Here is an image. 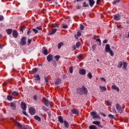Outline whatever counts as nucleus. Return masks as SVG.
Masks as SVG:
<instances>
[{"instance_id": "26", "label": "nucleus", "mask_w": 129, "mask_h": 129, "mask_svg": "<svg viewBox=\"0 0 129 129\" xmlns=\"http://www.w3.org/2000/svg\"><path fill=\"white\" fill-rule=\"evenodd\" d=\"M90 114L93 116V118H95V116L97 114L95 112H91Z\"/></svg>"}, {"instance_id": "9", "label": "nucleus", "mask_w": 129, "mask_h": 129, "mask_svg": "<svg viewBox=\"0 0 129 129\" xmlns=\"http://www.w3.org/2000/svg\"><path fill=\"white\" fill-rule=\"evenodd\" d=\"M29 113L31 115H33V114L36 113V111L35 110V109L31 108L29 109Z\"/></svg>"}, {"instance_id": "16", "label": "nucleus", "mask_w": 129, "mask_h": 129, "mask_svg": "<svg viewBox=\"0 0 129 129\" xmlns=\"http://www.w3.org/2000/svg\"><path fill=\"white\" fill-rule=\"evenodd\" d=\"M111 88L114 90L117 91V92H119V88H118V87H117L116 86H112Z\"/></svg>"}, {"instance_id": "8", "label": "nucleus", "mask_w": 129, "mask_h": 129, "mask_svg": "<svg viewBox=\"0 0 129 129\" xmlns=\"http://www.w3.org/2000/svg\"><path fill=\"white\" fill-rule=\"evenodd\" d=\"M72 113H73V114H77L78 115L79 114V111H78V110L76 109H73L71 110Z\"/></svg>"}, {"instance_id": "54", "label": "nucleus", "mask_w": 129, "mask_h": 129, "mask_svg": "<svg viewBox=\"0 0 129 129\" xmlns=\"http://www.w3.org/2000/svg\"><path fill=\"white\" fill-rule=\"evenodd\" d=\"M31 42H32V39H28V44H31Z\"/></svg>"}, {"instance_id": "60", "label": "nucleus", "mask_w": 129, "mask_h": 129, "mask_svg": "<svg viewBox=\"0 0 129 129\" xmlns=\"http://www.w3.org/2000/svg\"><path fill=\"white\" fill-rule=\"evenodd\" d=\"M23 114H24V115H26V116H28V114H27V112H26V111H23Z\"/></svg>"}, {"instance_id": "13", "label": "nucleus", "mask_w": 129, "mask_h": 129, "mask_svg": "<svg viewBox=\"0 0 129 129\" xmlns=\"http://www.w3.org/2000/svg\"><path fill=\"white\" fill-rule=\"evenodd\" d=\"M79 73L81 75H85V74H86V72L85 71V70L81 69V70H80Z\"/></svg>"}, {"instance_id": "61", "label": "nucleus", "mask_w": 129, "mask_h": 129, "mask_svg": "<svg viewBox=\"0 0 129 129\" xmlns=\"http://www.w3.org/2000/svg\"><path fill=\"white\" fill-rule=\"evenodd\" d=\"M77 10H80L81 9V7H80L79 6H77Z\"/></svg>"}, {"instance_id": "34", "label": "nucleus", "mask_w": 129, "mask_h": 129, "mask_svg": "<svg viewBox=\"0 0 129 129\" xmlns=\"http://www.w3.org/2000/svg\"><path fill=\"white\" fill-rule=\"evenodd\" d=\"M51 28H56V27L58 28V25L56 23H53L51 24Z\"/></svg>"}, {"instance_id": "51", "label": "nucleus", "mask_w": 129, "mask_h": 129, "mask_svg": "<svg viewBox=\"0 0 129 129\" xmlns=\"http://www.w3.org/2000/svg\"><path fill=\"white\" fill-rule=\"evenodd\" d=\"M92 48L93 50H95L96 49V44L92 45Z\"/></svg>"}, {"instance_id": "43", "label": "nucleus", "mask_w": 129, "mask_h": 129, "mask_svg": "<svg viewBox=\"0 0 129 129\" xmlns=\"http://www.w3.org/2000/svg\"><path fill=\"white\" fill-rule=\"evenodd\" d=\"M88 77H89L90 79H91V78H92V75L91 74V73H89L88 74Z\"/></svg>"}, {"instance_id": "3", "label": "nucleus", "mask_w": 129, "mask_h": 129, "mask_svg": "<svg viewBox=\"0 0 129 129\" xmlns=\"http://www.w3.org/2000/svg\"><path fill=\"white\" fill-rule=\"evenodd\" d=\"M10 106L11 107L12 109L15 110L16 109V103L12 102L9 104Z\"/></svg>"}, {"instance_id": "44", "label": "nucleus", "mask_w": 129, "mask_h": 129, "mask_svg": "<svg viewBox=\"0 0 129 129\" xmlns=\"http://www.w3.org/2000/svg\"><path fill=\"white\" fill-rule=\"evenodd\" d=\"M32 71L33 73H37V71H38V70L37 69V68H34L32 70Z\"/></svg>"}, {"instance_id": "62", "label": "nucleus", "mask_w": 129, "mask_h": 129, "mask_svg": "<svg viewBox=\"0 0 129 129\" xmlns=\"http://www.w3.org/2000/svg\"><path fill=\"white\" fill-rule=\"evenodd\" d=\"M33 98L34 100H37V96L36 95L34 96Z\"/></svg>"}, {"instance_id": "37", "label": "nucleus", "mask_w": 129, "mask_h": 129, "mask_svg": "<svg viewBox=\"0 0 129 129\" xmlns=\"http://www.w3.org/2000/svg\"><path fill=\"white\" fill-rule=\"evenodd\" d=\"M83 7H84V8H86L87 7H89V5H88V4H87V3H86V2H85L83 3Z\"/></svg>"}, {"instance_id": "12", "label": "nucleus", "mask_w": 129, "mask_h": 129, "mask_svg": "<svg viewBox=\"0 0 129 129\" xmlns=\"http://www.w3.org/2000/svg\"><path fill=\"white\" fill-rule=\"evenodd\" d=\"M89 5L91 8H92V7H93V6H94V4H95L94 0H89Z\"/></svg>"}, {"instance_id": "11", "label": "nucleus", "mask_w": 129, "mask_h": 129, "mask_svg": "<svg viewBox=\"0 0 129 129\" xmlns=\"http://www.w3.org/2000/svg\"><path fill=\"white\" fill-rule=\"evenodd\" d=\"M61 83V79L59 78H56L55 80V82L54 83V84H56V85H59Z\"/></svg>"}, {"instance_id": "7", "label": "nucleus", "mask_w": 129, "mask_h": 129, "mask_svg": "<svg viewBox=\"0 0 129 129\" xmlns=\"http://www.w3.org/2000/svg\"><path fill=\"white\" fill-rule=\"evenodd\" d=\"M21 107L23 110H26L27 109V105L24 102H22L21 104Z\"/></svg>"}, {"instance_id": "24", "label": "nucleus", "mask_w": 129, "mask_h": 129, "mask_svg": "<svg viewBox=\"0 0 129 129\" xmlns=\"http://www.w3.org/2000/svg\"><path fill=\"white\" fill-rule=\"evenodd\" d=\"M63 123H64V125L66 127H67V128H68V127H69V123H68V122H67V121L64 120L63 121Z\"/></svg>"}, {"instance_id": "48", "label": "nucleus", "mask_w": 129, "mask_h": 129, "mask_svg": "<svg viewBox=\"0 0 129 129\" xmlns=\"http://www.w3.org/2000/svg\"><path fill=\"white\" fill-rule=\"evenodd\" d=\"M32 31L34 32L35 34H37V33H38V30L35 28L32 29Z\"/></svg>"}, {"instance_id": "35", "label": "nucleus", "mask_w": 129, "mask_h": 129, "mask_svg": "<svg viewBox=\"0 0 129 129\" xmlns=\"http://www.w3.org/2000/svg\"><path fill=\"white\" fill-rule=\"evenodd\" d=\"M54 59L55 60H56V61H59V59H60V56L59 55L55 56Z\"/></svg>"}, {"instance_id": "53", "label": "nucleus", "mask_w": 129, "mask_h": 129, "mask_svg": "<svg viewBox=\"0 0 129 129\" xmlns=\"http://www.w3.org/2000/svg\"><path fill=\"white\" fill-rule=\"evenodd\" d=\"M42 108H43V110H45V111H47V110H48V109H47V108H46V107H45V106H43Z\"/></svg>"}, {"instance_id": "59", "label": "nucleus", "mask_w": 129, "mask_h": 129, "mask_svg": "<svg viewBox=\"0 0 129 129\" xmlns=\"http://www.w3.org/2000/svg\"><path fill=\"white\" fill-rule=\"evenodd\" d=\"M36 29L37 30H39V31H42V28H41V27H36Z\"/></svg>"}, {"instance_id": "32", "label": "nucleus", "mask_w": 129, "mask_h": 129, "mask_svg": "<svg viewBox=\"0 0 129 129\" xmlns=\"http://www.w3.org/2000/svg\"><path fill=\"white\" fill-rule=\"evenodd\" d=\"M34 77H35L36 80H40L41 79V78H40V76L39 75H35Z\"/></svg>"}, {"instance_id": "17", "label": "nucleus", "mask_w": 129, "mask_h": 129, "mask_svg": "<svg viewBox=\"0 0 129 129\" xmlns=\"http://www.w3.org/2000/svg\"><path fill=\"white\" fill-rule=\"evenodd\" d=\"M100 89L102 92H104V91H106V88L105 87H102L100 86L99 87Z\"/></svg>"}, {"instance_id": "57", "label": "nucleus", "mask_w": 129, "mask_h": 129, "mask_svg": "<svg viewBox=\"0 0 129 129\" xmlns=\"http://www.w3.org/2000/svg\"><path fill=\"white\" fill-rule=\"evenodd\" d=\"M3 20H4V16H3V15H1L0 16V21H3Z\"/></svg>"}, {"instance_id": "33", "label": "nucleus", "mask_w": 129, "mask_h": 129, "mask_svg": "<svg viewBox=\"0 0 129 129\" xmlns=\"http://www.w3.org/2000/svg\"><path fill=\"white\" fill-rule=\"evenodd\" d=\"M119 2H120V0H114L113 5L115 6L116 4H117V3H119Z\"/></svg>"}, {"instance_id": "46", "label": "nucleus", "mask_w": 129, "mask_h": 129, "mask_svg": "<svg viewBox=\"0 0 129 129\" xmlns=\"http://www.w3.org/2000/svg\"><path fill=\"white\" fill-rule=\"evenodd\" d=\"M109 52L110 55H111V56H113L114 53H113V51H112V50H110L109 51Z\"/></svg>"}, {"instance_id": "10", "label": "nucleus", "mask_w": 129, "mask_h": 129, "mask_svg": "<svg viewBox=\"0 0 129 129\" xmlns=\"http://www.w3.org/2000/svg\"><path fill=\"white\" fill-rule=\"evenodd\" d=\"M44 100L45 105L47 107L49 106V105L50 104V103L49 102V101H48V99L44 98Z\"/></svg>"}, {"instance_id": "21", "label": "nucleus", "mask_w": 129, "mask_h": 129, "mask_svg": "<svg viewBox=\"0 0 129 129\" xmlns=\"http://www.w3.org/2000/svg\"><path fill=\"white\" fill-rule=\"evenodd\" d=\"M6 32L7 33L8 35H11L12 34V32H13V29H6Z\"/></svg>"}, {"instance_id": "56", "label": "nucleus", "mask_w": 129, "mask_h": 129, "mask_svg": "<svg viewBox=\"0 0 129 129\" xmlns=\"http://www.w3.org/2000/svg\"><path fill=\"white\" fill-rule=\"evenodd\" d=\"M77 58L79 60H81V59H82V55H79L78 56H77Z\"/></svg>"}, {"instance_id": "5", "label": "nucleus", "mask_w": 129, "mask_h": 129, "mask_svg": "<svg viewBox=\"0 0 129 129\" xmlns=\"http://www.w3.org/2000/svg\"><path fill=\"white\" fill-rule=\"evenodd\" d=\"M114 20H115V21H119L120 19V15H119V14H116L115 15H114Z\"/></svg>"}, {"instance_id": "1", "label": "nucleus", "mask_w": 129, "mask_h": 129, "mask_svg": "<svg viewBox=\"0 0 129 129\" xmlns=\"http://www.w3.org/2000/svg\"><path fill=\"white\" fill-rule=\"evenodd\" d=\"M115 107L117 109V110L120 112V113H121L122 112V111H123V109L121 108V106H120V105H119L118 103H117L115 105Z\"/></svg>"}, {"instance_id": "36", "label": "nucleus", "mask_w": 129, "mask_h": 129, "mask_svg": "<svg viewBox=\"0 0 129 129\" xmlns=\"http://www.w3.org/2000/svg\"><path fill=\"white\" fill-rule=\"evenodd\" d=\"M122 63L123 62L121 61L119 62L118 65L117 66L118 68H121V67H122Z\"/></svg>"}, {"instance_id": "45", "label": "nucleus", "mask_w": 129, "mask_h": 129, "mask_svg": "<svg viewBox=\"0 0 129 129\" xmlns=\"http://www.w3.org/2000/svg\"><path fill=\"white\" fill-rule=\"evenodd\" d=\"M89 128L90 129H96V127H95V126H94V125H90L89 126Z\"/></svg>"}, {"instance_id": "31", "label": "nucleus", "mask_w": 129, "mask_h": 129, "mask_svg": "<svg viewBox=\"0 0 129 129\" xmlns=\"http://www.w3.org/2000/svg\"><path fill=\"white\" fill-rule=\"evenodd\" d=\"M63 45H64V43L63 42H60L57 46L58 49H60L61 48V47H62V46H63Z\"/></svg>"}, {"instance_id": "20", "label": "nucleus", "mask_w": 129, "mask_h": 129, "mask_svg": "<svg viewBox=\"0 0 129 129\" xmlns=\"http://www.w3.org/2000/svg\"><path fill=\"white\" fill-rule=\"evenodd\" d=\"M57 32V29H52L51 31L49 32V35H54L55 32Z\"/></svg>"}, {"instance_id": "49", "label": "nucleus", "mask_w": 129, "mask_h": 129, "mask_svg": "<svg viewBox=\"0 0 129 129\" xmlns=\"http://www.w3.org/2000/svg\"><path fill=\"white\" fill-rule=\"evenodd\" d=\"M24 29H26V26H21V31L23 32L24 31Z\"/></svg>"}, {"instance_id": "55", "label": "nucleus", "mask_w": 129, "mask_h": 129, "mask_svg": "<svg viewBox=\"0 0 129 129\" xmlns=\"http://www.w3.org/2000/svg\"><path fill=\"white\" fill-rule=\"evenodd\" d=\"M107 42H108L107 39H105L103 40V43L104 44H106V43H107Z\"/></svg>"}, {"instance_id": "19", "label": "nucleus", "mask_w": 129, "mask_h": 129, "mask_svg": "<svg viewBox=\"0 0 129 129\" xmlns=\"http://www.w3.org/2000/svg\"><path fill=\"white\" fill-rule=\"evenodd\" d=\"M82 89L84 91V94H87V89L85 88L84 87H82V89H80V90H82Z\"/></svg>"}, {"instance_id": "22", "label": "nucleus", "mask_w": 129, "mask_h": 129, "mask_svg": "<svg viewBox=\"0 0 129 129\" xmlns=\"http://www.w3.org/2000/svg\"><path fill=\"white\" fill-rule=\"evenodd\" d=\"M12 96L17 97L19 95V93L18 92L14 91L12 93Z\"/></svg>"}, {"instance_id": "14", "label": "nucleus", "mask_w": 129, "mask_h": 129, "mask_svg": "<svg viewBox=\"0 0 129 129\" xmlns=\"http://www.w3.org/2000/svg\"><path fill=\"white\" fill-rule=\"evenodd\" d=\"M13 36L14 38H17L18 37V31L16 30H14L13 32Z\"/></svg>"}, {"instance_id": "50", "label": "nucleus", "mask_w": 129, "mask_h": 129, "mask_svg": "<svg viewBox=\"0 0 129 129\" xmlns=\"http://www.w3.org/2000/svg\"><path fill=\"white\" fill-rule=\"evenodd\" d=\"M95 118H98V119H100V116L97 114L95 116Z\"/></svg>"}, {"instance_id": "2", "label": "nucleus", "mask_w": 129, "mask_h": 129, "mask_svg": "<svg viewBox=\"0 0 129 129\" xmlns=\"http://www.w3.org/2000/svg\"><path fill=\"white\" fill-rule=\"evenodd\" d=\"M26 40H27V38L23 37H22V38L21 39V40L20 42V44L21 46H25V45H26V44H27L26 42Z\"/></svg>"}, {"instance_id": "15", "label": "nucleus", "mask_w": 129, "mask_h": 129, "mask_svg": "<svg viewBox=\"0 0 129 129\" xmlns=\"http://www.w3.org/2000/svg\"><path fill=\"white\" fill-rule=\"evenodd\" d=\"M80 36H81V32H80V31L77 32V35H75V37L76 39H78Z\"/></svg>"}, {"instance_id": "63", "label": "nucleus", "mask_w": 129, "mask_h": 129, "mask_svg": "<svg viewBox=\"0 0 129 129\" xmlns=\"http://www.w3.org/2000/svg\"><path fill=\"white\" fill-rule=\"evenodd\" d=\"M45 82H48V79L46 77L44 78Z\"/></svg>"}, {"instance_id": "58", "label": "nucleus", "mask_w": 129, "mask_h": 129, "mask_svg": "<svg viewBox=\"0 0 129 129\" xmlns=\"http://www.w3.org/2000/svg\"><path fill=\"white\" fill-rule=\"evenodd\" d=\"M101 2V0H97L96 4L97 5H99V3Z\"/></svg>"}, {"instance_id": "4", "label": "nucleus", "mask_w": 129, "mask_h": 129, "mask_svg": "<svg viewBox=\"0 0 129 129\" xmlns=\"http://www.w3.org/2000/svg\"><path fill=\"white\" fill-rule=\"evenodd\" d=\"M111 49H110V46L109 44H107L105 46V52L106 53H108Z\"/></svg>"}, {"instance_id": "41", "label": "nucleus", "mask_w": 129, "mask_h": 129, "mask_svg": "<svg viewBox=\"0 0 129 129\" xmlns=\"http://www.w3.org/2000/svg\"><path fill=\"white\" fill-rule=\"evenodd\" d=\"M96 42H99V46H100L101 45V40H100V39L99 38H98V39H96Z\"/></svg>"}, {"instance_id": "25", "label": "nucleus", "mask_w": 129, "mask_h": 129, "mask_svg": "<svg viewBox=\"0 0 129 129\" xmlns=\"http://www.w3.org/2000/svg\"><path fill=\"white\" fill-rule=\"evenodd\" d=\"M122 65H123V67H122L123 69H126V67H127V63L124 61L122 63Z\"/></svg>"}, {"instance_id": "64", "label": "nucleus", "mask_w": 129, "mask_h": 129, "mask_svg": "<svg viewBox=\"0 0 129 129\" xmlns=\"http://www.w3.org/2000/svg\"><path fill=\"white\" fill-rule=\"evenodd\" d=\"M126 38L127 39H128V38H129V32H128L127 36H126Z\"/></svg>"}, {"instance_id": "23", "label": "nucleus", "mask_w": 129, "mask_h": 129, "mask_svg": "<svg viewBox=\"0 0 129 129\" xmlns=\"http://www.w3.org/2000/svg\"><path fill=\"white\" fill-rule=\"evenodd\" d=\"M14 122L16 126H18V127H22V125L19 122L14 120Z\"/></svg>"}, {"instance_id": "40", "label": "nucleus", "mask_w": 129, "mask_h": 129, "mask_svg": "<svg viewBox=\"0 0 129 129\" xmlns=\"http://www.w3.org/2000/svg\"><path fill=\"white\" fill-rule=\"evenodd\" d=\"M69 71H70V73H73V67H71L70 68H69Z\"/></svg>"}, {"instance_id": "27", "label": "nucleus", "mask_w": 129, "mask_h": 129, "mask_svg": "<svg viewBox=\"0 0 129 129\" xmlns=\"http://www.w3.org/2000/svg\"><path fill=\"white\" fill-rule=\"evenodd\" d=\"M43 54L44 55H48V49H46V48H43Z\"/></svg>"}, {"instance_id": "6", "label": "nucleus", "mask_w": 129, "mask_h": 129, "mask_svg": "<svg viewBox=\"0 0 129 129\" xmlns=\"http://www.w3.org/2000/svg\"><path fill=\"white\" fill-rule=\"evenodd\" d=\"M47 60L48 62H51V61H52V60H53V55L52 54H49L47 56Z\"/></svg>"}, {"instance_id": "42", "label": "nucleus", "mask_w": 129, "mask_h": 129, "mask_svg": "<svg viewBox=\"0 0 129 129\" xmlns=\"http://www.w3.org/2000/svg\"><path fill=\"white\" fill-rule=\"evenodd\" d=\"M81 45V43L80 42H77L76 43L77 48H79L80 47Z\"/></svg>"}, {"instance_id": "38", "label": "nucleus", "mask_w": 129, "mask_h": 129, "mask_svg": "<svg viewBox=\"0 0 129 129\" xmlns=\"http://www.w3.org/2000/svg\"><path fill=\"white\" fill-rule=\"evenodd\" d=\"M108 117H109V118H115V117H114V115L110 114L108 115Z\"/></svg>"}, {"instance_id": "18", "label": "nucleus", "mask_w": 129, "mask_h": 129, "mask_svg": "<svg viewBox=\"0 0 129 129\" xmlns=\"http://www.w3.org/2000/svg\"><path fill=\"white\" fill-rule=\"evenodd\" d=\"M58 119L60 123H63L64 122V121H63V117H62V116H58Z\"/></svg>"}, {"instance_id": "29", "label": "nucleus", "mask_w": 129, "mask_h": 129, "mask_svg": "<svg viewBox=\"0 0 129 129\" xmlns=\"http://www.w3.org/2000/svg\"><path fill=\"white\" fill-rule=\"evenodd\" d=\"M93 123L96 124V125H99V124H100V122L99 121H94Z\"/></svg>"}, {"instance_id": "52", "label": "nucleus", "mask_w": 129, "mask_h": 129, "mask_svg": "<svg viewBox=\"0 0 129 129\" xmlns=\"http://www.w3.org/2000/svg\"><path fill=\"white\" fill-rule=\"evenodd\" d=\"M31 33H32V30L31 29H29L27 32V35H29Z\"/></svg>"}, {"instance_id": "28", "label": "nucleus", "mask_w": 129, "mask_h": 129, "mask_svg": "<svg viewBox=\"0 0 129 129\" xmlns=\"http://www.w3.org/2000/svg\"><path fill=\"white\" fill-rule=\"evenodd\" d=\"M7 99H8V100H9V101H12V100H13V96L8 95V96H7Z\"/></svg>"}, {"instance_id": "47", "label": "nucleus", "mask_w": 129, "mask_h": 129, "mask_svg": "<svg viewBox=\"0 0 129 129\" xmlns=\"http://www.w3.org/2000/svg\"><path fill=\"white\" fill-rule=\"evenodd\" d=\"M80 30H81L82 31L84 30V26H83L82 24L80 25Z\"/></svg>"}, {"instance_id": "30", "label": "nucleus", "mask_w": 129, "mask_h": 129, "mask_svg": "<svg viewBox=\"0 0 129 129\" xmlns=\"http://www.w3.org/2000/svg\"><path fill=\"white\" fill-rule=\"evenodd\" d=\"M34 119H36V120H38V121H41V118L38 116H35Z\"/></svg>"}, {"instance_id": "39", "label": "nucleus", "mask_w": 129, "mask_h": 129, "mask_svg": "<svg viewBox=\"0 0 129 129\" xmlns=\"http://www.w3.org/2000/svg\"><path fill=\"white\" fill-rule=\"evenodd\" d=\"M61 27L63 28V29H67L68 28V26L66 25H64V24H62L61 25Z\"/></svg>"}]
</instances>
